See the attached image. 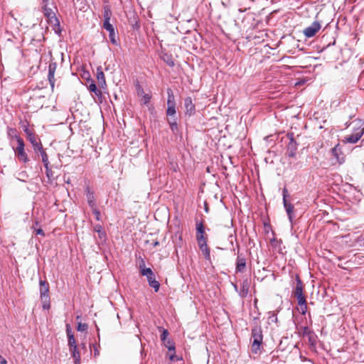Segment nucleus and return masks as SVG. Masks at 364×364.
Instances as JSON below:
<instances>
[{"label": "nucleus", "mask_w": 364, "mask_h": 364, "mask_svg": "<svg viewBox=\"0 0 364 364\" xmlns=\"http://www.w3.org/2000/svg\"><path fill=\"white\" fill-rule=\"evenodd\" d=\"M258 318L255 317V326L251 331L252 346L251 350L254 354H257L260 352L262 348L263 343V333L260 324L257 322Z\"/></svg>", "instance_id": "1"}, {"label": "nucleus", "mask_w": 364, "mask_h": 364, "mask_svg": "<svg viewBox=\"0 0 364 364\" xmlns=\"http://www.w3.org/2000/svg\"><path fill=\"white\" fill-rule=\"evenodd\" d=\"M16 140L17 142V146L14 148V149L18 160L23 161V163L28 162V158L24 149L25 144L23 139L18 136H16Z\"/></svg>", "instance_id": "2"}, {"label": "nucleus", "mask_w": 364, "mask_h": 364, "mask_svg": "<svg viewBox=\"0 0 364 364\" xmlns=\"http://www.w3.org/2000/svg\"><path fill=\"white\" fill-rule=\"evenodd\" d=\"M288 196H289L288 191H287V188L284 187L282 190L283 204H284L285 210L287 212L289 220L291 223V224L292 225L294 218H295V215L294 214V207L291 203H290L287 201Z\"/></svg>", "instance_id": "3"}, {"label": "nucleus", "mask_w": 364, "mask_h": 364, "mask_svg": "<svg viewBox=\"0 0 364 364\" xmlns=\"http://www.w3.org/2000/svg\"><path fill=\"white\" fill-rule=\"evenodd\" d=\"M286 136L289 139V143L287 146V155L289 157L294 158L296 156L299 144L294 139V134L293 132H288Z\"/></svg>", "instance_id": "4"}, {"label": "nucleus", "mask_w": 364, "mask_h": 364, "mask_svg": "<svg viewBox=\"0 0 364 364\" xmlns=\"http://www.w3.org/2000/svg\"><path fill=\"white\" fill-rule=\"evenodd\" d=\"M172 242L174 245L175 252L177 255L178 249H182L186 242L183 239L182 230L180 227L178 228V230L171 236Z\"/></svg>", "instance_id": "5"}, {"label": "nucleus", "mask_w": 364, "mask_h": 364, "mask_svg": "<svg viewBox=\"0 0 364 364\" xmlns=\"http://www.w3.org/2000/svg\"><path fill=\"white\" fill-rule=\"evenodd\" d=\"M321 28V23L318 21H314L309 26L303 31V34L306 38L314 37Z\"/></svg>", "instance_id": "6"}, {"label": "nucleus", "mask_w": 364, "mask_h": 364, "mask_svg": "<svg viewBox=\"0 0 364 364\" xmlns=\"http://www.w3.org/2000/svg\"><path fill=\"white\" fill-rule=\"evenodd\" d=\"M196 240L198 243H200L201 242L206 241L207 237H205V227L202 221H196Z\"/></svg>", "instance_id": "7"}, {"label": "nucleus", "mask_w": 364, "mask_h": 364, "mask_svg": "<svg viewBox=\"0 0 364 364\" xmlns=\"http://www.w3.org/2000/svg\"><path fill=\"white\" fill-rule=\"evenodd\" d=\"M24 132L26 134L27 139L32 144L33 150H36V149H41V141H37L35 134L28 128L25 127L23 129Z\"/></svg>", "instance_id": "8"}, {"label": "nucleus", "mask_w": 364, "mask_h": 364, "mask_svg": "<svg viewBox=\"0 0 364 364\" xmlns=\"http://www.w3.org/2000/svg\"><path fill=\"white\" fill-rule=\"evenodd\" d=\"M85 195L89 207L95 208L97 205L95 192L89 186L85 188Z\"/></svg>", "instance_id": "9"}, {"label": "nucleus", "mask_w": 364, "mask_h": 364, "mask_svg": "<svg viewBox=\"0 0 364 364\" xmlns=\"http://www.w3.org/2000/svg\"><path fill=\"white\" fill-rule=\"evenodd\" d=\"M292 293L294 295L304 293V284L298 274H295V280L292 282Z\"/></svg>", "instance_id": "10"}, {"label": "nucleus", "mask_w": 364, "mask_h": 364, "mask_svg": "<svg viewBox=\"0 0 364 364\" xmlns=\"http://www.w3.org/2000/svg\"><path fill=\"white\" fill-rule=\"evenodd\" d=\"M57 64L56 63H50L48 65V78L50 85V88L54 89V85L56 81L55 78V73L56 71Z\"/></svg>", "instance_id": "11"}, {"label": "nucleus", "mask_w": 364, "mask_h": 364, "mask_svg": "<svg viewBox=\"0 0 364 364\" xmlns=\"http://www.w3.org/2000/svg\"><path fill=\"white\" fill-rule=\"evenodd\" d=\"M103 27L109 32V37L111 43L113 45L117 46L118 41L117 37L115 35L114 28L113 26L109 22H104Z\"/></svg>", "instance_id": "12"}, {"label": "nucleus", "mask_w": 364, "mask_h": 364, "mask_svg": "<svg viewBox=\"0 0 364 364\" xmlns=\"http://www.w3.org/2000/svg\"><path fill=\"white\" fill-rule=\"evenodd\" d=\"M39 285H40V297L41 299H43V298H46V296H49V284L48 282L45 280H40L39 281Z\"/></svg>", "instance_id": "13"}, {"label": "nucleus", "mask_w": 364, "mask_h": 364, "mask_svg": "<svg viewBox=\"0 0 364 364\" xmlns=\"http://www.w3.org/2000/svg\"><path fill=\"white\" fill-rule=\"evenodd\" d=\"M250 284V283L248 279H245L242 280L241 287L239 291V296L240 298L243 299L247 296L249 293Z\"/></svg>", "instance_id": "14"}, {"label": "nucleus", "mask_w": 364, "mask_h": 364, "mask_svg": "<svg viewBox=\"0 0 364 364\" xmlns=\"http://www.w3.org/2000/svg\"><path fill=\"white\" fill-rule=\"evenodd\" d=\"M186 114L191 116L195 114V105L191 97H186L184 100Z\"/></svg>", "instance_id": "15"}, {"label": "nucleus", "mask_w": 364, "mask_h": 364, "mask_svg": "<svg viewBox=\"0 0 364 364\" xmlns=\"http://www.w3.org/2000/svg\"><path fill=\"white\" fill-rule=\"evenodd\" d=\"M331 154L339 164H341L344 162V157L342 155L341 149L339 146V144H337L331 149Z\"/></svg>", "instance_id": "16"}, {"label": "nucleus", "mask_w": 364, "mask_h": 364, "mask_svg": "<svg viewBox=\"0 0 364 364\" xmlns=\"http://www.w3.org/2000/svg\"><path fill=\"white\" fill-rule=\"evenodd\" d=\"M96 77L98 86L102 89H105L107 86L105 77L104 73L102 72L100 68H98L97 69Z\"/></svg>", "instance_id": "17"}, {"label": "nucleus", "mask_w": 364, "mask_h": 364, "mask_svg": "<svg viewBox=\"0 0 364 364\" xmlns=\"http://www.w3.org/2000/svg\"><path fill=\"white\" fill-rule=\"evenodd\" d=\"M139 270L140 273L142 276H145L146 279L154 274V272L152 271V269L149 267H146L145 266V261L144 259H141V262L139 263Z\"/></svg>", "instance_id": "18"}, {"label": "nucleus", "mask_w": 364, "mask_h": 364, "mask_svg": "<svg viewBox=\"0 0 364 364\" xmlns=\"http://www.w3.org/2000/svg\"><path fill=\"white\" fill-rule=\"evenodd\" d=\"M246 267V259L242 255H238L236 259V272H243Z\"/></svg>", "instance_id": "19"}, {"label": "nucleus", "mask_w": 364, "mask_h": 364, "mask_svg": "<svg viewBox=\"0 0 364 364\" xmlns=\"http://www.w3.org/2000/svg\"><path fill=\"white\" fill-rule=\"evenodd\" d=\"M200 250L202 252L206 260L210 261V252L207 245V240L198 243Z\"/></svg>", "instance_id": "20"}, {"label": "nucleus", "mask_w": 364, "mask_h": 364, "mask_svg": "<svg viewBox=\"0 0 364 364\" xmlns=\"http://www.w3.org/2000/svg\"><path fill=\"white\" fill-rule=\"evenodd\" d=\"M69 350L71 353L72 357L74 359L75 364H80V353L78 350L77 346L73 347H69Z\"/></svg>", "instance_id": "21"}, {"label": "nucleus", "mask_w": 364, "mask_h": 364, "mask_svg": "<svg viewBox=\"0 0 364 364\" xmlns=\"http://www.w3.org/2000/svg\"><path fill=\"white\" fill-rule=\"evenodd\" d=\"M149 285L154 289L155 292H158L160 288V283L156 279L155 274L147 278Z\"/></svg>", "instance_id": "22"}, {"label": "nucleus", "mask_w": 364, "mask_h": 364, "mask_svg": "<svg viewBox=\"0 0 364 364\" xmlns=\"http://www.w3.org/2000/svg\"><path fill=\"white\" fill-rule=\"evenodd\" d=\"M363 131L357 132L354 134H350L346 137V141L350 144H355L363 136Z\"/></svg>", "instance_id": "23"}, {"label": "nucleus", "mask_w": 364, "mask_h": 364, "mask_svg": "<svg viewBox=\"0 0 364 364\" xmlns=\"http://www.w3.org/2000/svg\"><path fill=\"white\" fill-rule=\"evenodd\" d=\"M143 93L144 95L142 96L141 103L144 105H146V107H148L149 110L154 109L153 105L150 104V100L152 97L151 92H149V93L143 92Z\"/></svg>", "instance_id": "24"}, {"label": "nucleus", "mask_w": 364, "mask_h": 364, "mask_svg": "<svg viewBox=\"0 0 364 364\" xmlns=\"http://www.w3.org/2000/svg\"><path fill=\"white\" fill-rule=\"evenodd\" d=\"M307 337L310 347L311 348H316L318 339L317 335L314 331H312L309 335L307 336Z\"/></svg>", "instance_id": "25"}, {"label": "nucleus", "mask_w": 364, "mask_h": 364, "mask_svg": "<svg viewBox=\"0 0 364 364\" xmlns=\"http://www.w3.org/2000/svg\"><path fill=\"white\" fill-rule=\"evenodd\" d=\"M161 58L166 63L167 65H168L171 67L174 66V60L173 59L171 55H168V53H163Z\"/></svg>", "instance_id": "26"}, {"label": "nucleus", "mask_w": 364, "mask_h": 364, "mask_svg": "<svg viewBox=\"0 0 364 364\" xmlns=\"http://www.w3.org/2000/svg\"><path fill=\"white\" fill-rule=\"evenodd\" d=\"M171 130L175 133L178 130L177 119L176 117H171L168 119Z\"/></svg>", "instance_id": "27"}, {"label": "nucleus", "mask_w": 364, "mask_h": 364, "mask_svg": "<svg viewBox=\"0 0 364 364\" xmlns=\"http://www.w3.org/2000/svg\"><path fill=\"white\" fill-rule=\"evenodd\" d=\"M176 105L173 92H168L167 107H176Z\"/></svg>", "instance_id": "28"}, {"label": "nucleus", "mask_w": 364, "mask_h": 364, "mask_svg": "<svg viewBox=\"0 0 364 364\" xmlns=\"http://www.w3.org/2000/svg\"><path fill=\"white\" fill-rule=\"evenodd\" d=\"M166 348H168V351L174 352L176 350L175 343L171 339H166V342L164 343Z\"/></svg>", "instance_id": "29"}, {"label": "nucleus", "mask_w": 364, "mask_h": 364, "mask_svg": "<svg viewBox=\"0 0 364 364\" xmlns=\"http://www.w3.org/2000/svg\"><path fill=\"white\" fill-rule=\"evenodd\" d=\"M43 9L46 16H47L48 18H53L54 16V12L52 11L51 9L48 8V4H44L43 6Z\"/></svg>", "instance_id": "30"}, {"label": "nucleus", "mask_w": 364, "mask_h": 364, "mask_svg": "<svg viewBox=\"0 0 364 364\" xmlns=\"http://www.w3.org/2000/svg\"><path fill=\"white\" fill-rule=\"evenodd\" d=\"M42 301V308L44 310H48L50 307V296H46V298H43V299H41Z\"/></svg>", "instance_id": "31"}, {"label": "nucleus", "mask_w": 364, "mask_h": 364, "mask_svg": "<svg viewBox=\"0 0 364 364\" xmlns=\"http://www.w3.org/2000/svg\"><path fill=\"white\" fill-rule=\"evenodd\" d=\"M294 296L297 299L298 305L300 304H306V296H304V293L295 294Z\"/></svg>", "instance_id": "32"}, {"label": "nucleus", "mask_w": 364, "mask_h": 364, "mask_svg": "<svg viewBox=\"0 0 364 364\" xmlns=\"http://www.w3.org/2000/svg\"><path fill=\"white\" fill-rule=\"evenodd\" d=\"M159 331H161V340L163 343L166 342V340L168 339L167 337L169 334L167 329L164 328L163 327H159L158 328Z\"/></svg>", "instance_id": "33"}, {"label": "nucleus", "mask_w": 364, "mask_h": 364, "mask_svg": "<svg viewBox=\"0 0 364 364\" xmlns=\"http://www.w3.org/2000/svg\"><path fill=\"white\" fill-rule=\"evenodd\" d=\"M112 12L111 10L108 7H105L104 10V22H109L111 18Z\"/></svg>", "instance_id": "34"}, {"label": "nucleus", "mask_w": 364, "mask_h": 364, "mask_svg": "<svg viewBox=\"0 0 364 364\" xmlns=\"http://www.w3.org/2000/svg\"><path fill=\"white\" fill-rule=\"evenodd\" d=\"M90 209L92 210V213L95 215L96 220L100 221L101 220V213H100V210L97 208V206L96 205V206H95V208H91Z\"/></svg>", "instance_id": "35"}, {"label": "nucleus", "mask_w": 364, "mask_h": 364, "mask_svg": "<svg viewBox=\"0 0 364 364\" xmlns=\"http://www.w3.org/2000/svg\"><path fill=\"white\" fill-rule=\"evenodd\" d=\"M77 331L80 332L86 331L88 328V326L87 323H83L82 322H78L77 325Z\"/></svg>", "instance_id": "36"}, {"label": "nucleus", "mask_w": 364, "mask_h": 364, "mask_svg": "<svg viewBox=\"0 0 364 364\" xmlns=\"http://www.w3.org/2000/svg\"><path fill=\"white\" fill-rule=\"evenodd\" d=\"M176 113V107H167L166 114L167 116L175 117Z\"/></svg>", "instance_id": "37"}, {"label": "nucleus", "mask_w": 364, "mask_h": 364, "mask_svg": "<svg viewBox=\"0 0 364 364\" xmlns=\"http://www.w3.org/2000/svg\"><path fill=\"white\" fill-rule=\"evenodd\" d=\"M46 168V176H47L48 181L50 182H52L53 180L54 179L53 173L52 170L50 169V168L49 166L47 168Z\"/></svg>", "instance_id": "38"}, {"label": "nucleus", "mask_w": 364, "mask_h": 364, "mask_svg": "<svg viewBox=\"0 0 364 364\" xmlns=\"http://www.w3.org/2000/svg\"><path fill=\"white\" fill-rule=\"evenodd\" d=\"M269 320L272 322V323H277L278 321V318H277V314H275L274 311H269Z\"/></svg>", "instance_id": "39"}, {"label": "nucleus", "mask_w": 364, "mask_h": 364, "mask_svg": "<svg viewBox=\"0 0 364 364\" xmlns=\"http://www.w3.org/2000/svg\"><path fill=\"white\" fill-rule=\"evenodd\" d=\"M301 334L303 336H307L308 335L310 334V333H311L313 331L308 326H302V327H301Z\"/></svg>", "instance_id": "40"}, {"label": "nucleus", "mask_w": 364, "mask_h": 364, "mask_svg": "<svg viewBox=\"0 0 364 364\" xmlns=\"http://www.w3.org/2000/svg\"><path fill=\"white\" fill-rule=\"evenodd\" d=\"M68 346L69 347H73L77 346L74 336H70L68 337Z\"/></svg>", "instance_id": "41"}, {"label": "nucleus", "mask_w": 364, "mask_h": 364, "mask_svg": "<svg viewBox=\"0 0 364 364\" xmlns=\"http://www.w3.org/2000/svg\"><path fill=\"white\" fill-rule=\"evenodd\" d=\"M94 230L99 233L100 237H102V235H105V232L102 231V227L100 225H96L94 227Z\"/></svg>", "instance_id": "42"}, {"label": "nucleus", "mask_w": 364, "mask_h": 364, "mask_svg": "<svg viewBox=\"0 0 364 364\" xmlns=\"http://www.w3.org/2000/svg\"><path fill=\"white\" fill-rule=\"evenodd\" d=\"M94 94L98 98L100 102H102V98H105V94H107L108 97L111 98V96L109 95V92H94Z\"/></svg>", "instance_id": "43"}, {"label": "nucleus", "mask_w": 364, "mask_h": 364, "mask_svg": "<svg viewBox=\"0 0 364 364\" xmlns=\"http://www.w3.org/2000/svg\"><path fill=\"white\" fill-rule=\"evenodd\" d=\"M36 153L39 152L42 159H46L48 157L47 154L46 153L45 150L43 148V146L41 145V149H36V150H34Z\"/></svg>", "instance_id": "44"}, {"label": "nucleus", "mask_w": 364, "mask_h": 364, "mask_svg": "<svg viewBox=\"0 0 364 364\" xmlns=\"http://www.w3.org/2000/svg\"><path fill=\"white\" fill-rule=\"evenodd\" d=\"M93 347V349H94V356L95 357H97L100 355V350H99V348L100 347V342H97V343H95L92 346Z\"/></svg>", "instance_id": "45"}, {"label": "nucleus", "mask_w": 364, "mask_h": 364, "mask_svg": "<svg viewBox=\"0 0 364 364\" xmlns=\"http://www.w3.org/2000/svg\"><path fill=\"white\" fill-rule=\"evenodd\" d=\"M299 306L301 307V314L302 315H305L307 312V305L306 304H299Z\"/></svg>", "instance_id": "46"}, {"label": "nucleus", "mask_w": 364, "mask_h": 364, "mask_svg": "<svg viewBox=\"0 0 364 364\" xmlns=\"http://www.w3.org/2000/svg\"><path fill=\"white\" fill-rule=\"evenodd\" d=\"M181 359H182V358H179V357H178V356H176V355H175V351H174V352H173V353H172V354H170V355H169V360H170L171 361L179 360H181Z\"/></svg>", "instance_id": "47"}, {"label": "nucleus", "mask_w": 364, "mask_h": 364, "mask_svg": "<svg viewBox=\"0 0 364 364\" xmlns=\"http://www.w3.org/2000/svg\"><path fill=\"white\" fill-rule=\"evenodd\" d=\"M66 333H67L68 337L70 336H74V333L72 331V328H71L70 324L66 325Z\"/></svg>", "instance_id": "48"}, {"label": "nucleus", "mask_w": 364, "mask_h": 364, "mask_svg": "<svg viewBox=\"0 0 364 364\" xmlns=\"http://www.w3.org/2000/svg\"><path fill=\"white\" fill-rule=\"evenodd\" d=\"M89 90H90V91H96L97 87H96V85L95 83H93V82H92L89 85Z\"/></svg>", "instance_id": "49"}, {"label": "nucleus", "mask_w": 364, "mask_h": 364, "mask_svg": "<svg viewBox=\"0 0 364 364\" xmlns=\"http://www.w3.org/2000/svg\"><path fill=\"white\" fill-rule=\"evenodd\" d=\"M36 235H40L43 236V237L45 236L44 231L41 228L36 229Z\"/></svg>", "instance_id": "50"}, {"label": "nucleus", "mask_w": 364, "mask_h": 364, "mask_svg": "<svg viewBox=\"0 0 364 364\" xmlns=\"http://www.w3.org/2000/svg\"><path fill=\"white\" fill-rule=\"evenodd\" d=\"M42 161L43 163V165H44V167L45 168H47L49 166V161H48V157L46 158V159H42Z\"/></svg>", "instance_id": "51"}, {"label": "nucleus", "mask_w": 364, "mask_h": 364, "mask_svg": "<svg viewBox=\"0 0 364 364\" xmlns=\"http://www.w3.org/2000/svg\"><path fill=\"white\" fill-rule=\"evenodd\" d=\"M95 326H96V331H97V334L98 342H100V328L97 326V325L96 323H95Z\"/></svg>", "instance_id": "52"}, {"label": "nucleus", "mask_w": 364, "mask_h": 364, "mask_svg": "<svg viewBox=\"0 0 364 364\" xmlns=\"http://www.w3.org/2000/svg\"><path fill=\"white\" fill-rule=\"evenodd\" d=\"M232 285L235 291L239 294L240 289H238L237 285L235 283H233V282H232Z\"/></svg>", "instance_id": "53"}, {"label": "nucleus", "mask_w": 364, "mask_h": 364, "mask_svg": "<svg viewBox=\"0 0 364 364\" xmlns=\"http://www.w3.org/2000/svg\"><path fill=\"white\" fill-rule=\"evenodd\" d=\"M277 242V239H276V238H274H274H272V239H271V240H270V242H271V244H272V245H274V242Z\"/></svg>", "instance_id": "54"}, {"label": "nucleus", "mask_w": 364, "mask_h": 364, "mask_svg": "<svg viewBox=\"0 0 364 364\" xmlns=\"http://www.w3.org/2000/svg\"><path fill=\"white\" fill-rule=\"evenodd\" d=\"M158 245H159V241L156 240V241H154V242H153V246H154V247H156V246H158Z\"/></svg>", "instance_id": "55"}, {"label": "nucleus", "mask_w": 364, "mask_h": 364, "mask_svg": "<svg viewBox=\"0 0 364 364\" xmlns=\"http://www.w3.org/2000/svg\"><path fill=\"white\" fill-rule=\"evenodd\" d=\"M1 364H7V361L5 358L1 357Z\"/></svg>", "instance_id": "56"}, {"label": "nucleus", "mask_w": 364, "mask_h": 364, "mask_svg": "<svg viewBox=\"0 0 364 364\" xmlns=\"http://www.w3.org/2000/svg\"><path fill=\"white\" fill-rule=\"evenodd\" d=\"M64 181H65V182L66 183H68V184H70V179L69 178H68L67 180H65V179Z\"/></svg>", "instance_id": "57"}, {"label": "nucleus", "mask_w": 364, "mask_h": 364, "mask_svg": "<svg viewBox=\"0 0 364 364\" xmlns=\"http://www.w3.org/2000/svg\"><path fill=\"white\" fill-rule=\"evenodd\" d=\"M48 1H49V0H43V5H44V4H48Z\"/></svg>", "instance_id": "58"}, {"label": "nucleus", "mask_w": 364, "mask_h": 364, "mask_svg": "<svg viewBox=\"0 0 364 364\" xmlns=\"http://www.w3.org/2000/svg\"><path fill=\"white\" fill-rule=\"evenodd\" d=\"M113 95H114V99H115V100H117V97H117V93H116V92H113Z\"/></svg>", "instance_id": "59"}, {"label": "nucleus", "mask_w": 364, "mask_h": 364, "mask_svg": "<svg viewBox=\"0 0 364 364\" xmlns=\"http://www.w3.org/2000/svg\"><path fill=\"white\" fill-rule=\"evenodd\" d=\"M360 242H362V244H363V245L364 246V237H362V239H360Z\"/></svg>", "instance_id": "60"}, {"label": "nucleus", "mask_w": 364, "mask_h": 364, "mask_svg": "<svg viewBox=\"0 0 364 364\" xmlns=\"http://www.w3.org/2000/svg\"><path fill=\"white\" fill-rule=\"evenodd\" d=\"M205 210L206 213L208 211V208L206 206V205H205Z\"/></svg>", "instance_id": "61"}, {"label": "nucleus", "mask_w": 364, "mask_h": 364, "mask_svg": "<svg viewBox=\"0 0 364 364\" xmlns=\"http://www.w3.org/2000/svg\"><path fill=\"white\" fill-rule=\"evenodd\" d=\"M82 348H85V343H82Z\"/></svg>", "instance_id": "62"}, {"label": "nucleus", "mask_w": 364, "mask_h": 364, "mask_svg": "<svg viewBox=\"0 0 364 364\" xmlns=\"http://www.w3.org/2000/svg\"><path fill=\"white\" fill-rule=\"evenodd\" d=\"M90 95H92V97H94V96L92 95V92H90Z\"/></svg>", "instance_id": "63"}]
</instances>
